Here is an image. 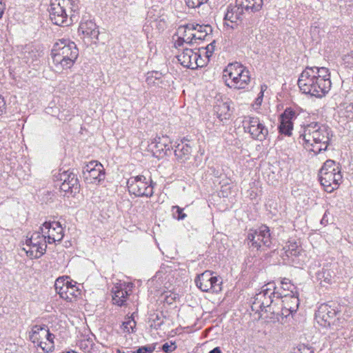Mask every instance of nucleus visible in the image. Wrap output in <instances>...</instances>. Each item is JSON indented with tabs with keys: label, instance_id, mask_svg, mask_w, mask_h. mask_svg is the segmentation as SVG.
<instances>
[{
	"label": "nucleus",
	"instance_id": "24",
	"mask_svg": "<svg viewBox=\"0 0 353 353\" xmlns=\"http://www.w3.org/2000/svg\"><path fill=\"white\" fill-rule=\"evenodd\" d=\"M191 146L188 143L181 141L175 147L174 154L176 159L181 162H185L190 159L191 154Z\"/></svg>",
	"mask_w": 353,
	"mask_h": 353
},
{
	"label": "nucleus",
	"instance_id": "44",
	"mask_svg": "<svg viewBox=\"0 0 353 353\" xmlns=\"http://www.w3.org/2000/svg\"><path fill=\"white\" fill-rule=\"evenodd\" d=\"M4 260V254L3 252L0 251V264L2 265L3 261Z\"/></svg>",
	"mask_w": 353,
	"mask_h": 353
},
{
	"label": "nucleus",
	"instance_id": "42",
	"mask_svg": "<svg viewBox=\"0 0 353 353\" xmlns=\"http://www.w3.org/2000/svg\"><path fill=\"white\" fill-rule=\"evenodd\" d=\"M6 102L4 99L0 96V110L5 108Z\"/></svg>",
	"mask_w": 353,
	"mask_h": 353
},
{
	"label": "nucleus",
	"instance_id": "20",
	"mask_svg": "<svg viewBox=\"0 0 353 353\" xmlns=\"http://www.w3.org/2000/svg\"><path fill=\"white\" fill-rule=\"evenodd\" d=\"M336 311L327 304L321 305L315 314L316 323L322 327H329L334 324Z\"/></svg>",
	"mask_w": 353,
	"mask_h": 353
},
{
	"label": "nucleus",
	"instance_id": "48",
	"mask_svg": "<svg viewBox=\"0 0 353 353\" xmlns=\"http://www.w3.org/2000/svg\"><path fill=\"white\" fill-rule=\"evenodd\" d=\"M223 108L229 109V106L228 105H225V107H224Z\"/></svg>",
	"mask_w": 353,
	"mask_h": 353
},
{
	"label": "nucleus",
	"instance_id": "1",
	"mask_svg": "<svg viewBox=\"0 0 353 353\" xmlns=\"http://www.w3.org/2000/svg\"><path fill=\"white\" fill-rule=\"evenodd\" d=\"M298 85L303 93L321 98L331 88L329 70L325 67H307L301 74Z\"/></svg>",
	"mask_w": 353,
	"mask_h": 353
},
{
	"label": "nucleus",
	"instance_id": "34",
	"mask_svg": "<svg viewBox=\"0 0 353 353\" xmlns=\"http://www.w3.org/2000/svg\"><path fill=\"white\" fill-rule=\"evenodd\" d=\"M176 348V346L173 343H171L170 344L165 343L162 346V350L165 353H170L175 350Z\"/></svg>",
	"mask_w": 353,
	"mask_h": 353
},
{
	"label": "nucleus",
	"instance_id": "45",
	"mask_svg": "<svg viewBox=\"0 0 353 353\" xmlns=\"http://www.w3.org/2000/svg\"><path fill=\"white\" fill-rule=\"evenodd\" d=\"M281 284L283 285V288L285 290V285H288V283L283 281H282Z\"/></svg>",
	"mask_w": 353,
	"mask_h": 353
},
{
	"label": "nucleus",
	"instance_id": "12",
	"mask_svg": "<svg viewBox=\"0 0 353 353\" xmlns=\"http://www.w3.org/2000/svg\"><path fill=\"white\" fill-rule=\"evenodd\" d=\"M54 288L60 297L68 302L75 301L81 294L76 282L69 280L68 277L58 278L55 281Z\"/></svg>",
	"mask_w": 353,
	"mask_h": 353
},
{
	"label": "nucleus",
	"instance_id": "7",
	"mask_svg": "<svg viewBox=\"0 0 353 353\" xmlns=\"http://www.w3.org/2000/svg\"><path fill=\"white\" fill-rule=\"evenodd\" d=\"M69 9H72V0H52L48 10L50 19L57 26H68Z\"/></svg>",
	"mask_w": 353,
	"mask_h": 353
},
{
	"label": "nucleus",
	"instance_id": "11",
	"mask_svg": "<svg viewBox=\"0 0 353 353\" xmlns=\"http://www.w3.org/2000/svg\"><path fill=\"white\" fill-rule=\"evenodd\" d=\"M30 339L42 350L48 352L54 348V335L50 333L48 328L34 325L30 333Z\"/></svg>",
	"mask_w": 353,
	"mask_h": 353
},
{
	"label": "nucleus",
	"instance_id": "49",
	"mask_svg": "<svg viewBox=\"0 0 353 353\" xmlns=\"http://www.w3.org/2000/svg\"><path fill=\"white\" fill-rule=\"evenodd\" d=\"M1 267H2V265L0 264V269L1 268Z\"/></svg>",
	"mask_w": 353,
	"mask_h": 353
},
{
	"label": "nucleus",
	"instance_id": "32",
	"mask_svg": "<svg viewBox=\"0 0 353 353\" xmlns=\"http://www.w3.org/2000/svg\"><path fill=\"white\" fill-rule=\"evenodd\" d=\"M215 49L214 42H212L208 44L203 52L205 54V58L203 59L206 60V63L208 62L209 58L212 55Z\"/></svg>",
	"mask_w": 353,
	"mask_h": 353
},
{
	"label": "nucleus",
	"instance_id": "21",
	"mask_svg": "<svg viewBox=\"0 0 353 353\" xmlns=\"http://www.w3.org/2000/svg\"><path fill=\"white\" fill-rule=\"evenodd\" d=\"M78 32L79 34H82L83 38L88 39L89 41L96 43L97 41H98L99 35V28L92 20L81 21L78 29Z\"/></svg>",
	"mask_w": 353,
	"mask_h": 353
},
{
	"label": "nucleus",
	"instance_id": "25",
	"mask_svg": "<svg viewBox=\"0 0 353 353\" xmlns=\"http://www.w3.org/2000/svg\"><path fill=\"white\" fill-rule=\"evenodd\" d=\"M236 1L243 10L251 12L259 11L263 6V0H236Z\"/></svg>",
	"mask_w": 353,
	"mask_h": 353
},
{
	"label": "nucleus",
	"instance_id": "4",
	"mask_svg": "<svg viewBox=\"0 0 353 353\" xmlns=\"http://www.w3.org/2000/svg\"><path fill=\"white\" fill-rule=\"evenodd\" d=\"M226 85L234 89H244L250 82L249 70L238 62L230 63L223 70Z\"/></svg>",
	"mask_w": 353,
	"mask_h": 353
},
{
	"label": "nucleus",
	"instance_id": "30",
	"mask_svg": "<svg viewBox=\"0 0 353 353\" xmlns=\"http://www.w3.org/2000/svg\"><path fill=\"white\" fill-rule=\"evenodd\" d=\"M161 73L157 71L149 72L147 74L146 82L150 85L159 84L161 82Z\"/></svg>",
	"mask_w": 353,
	"mask_h": 353
},
{
	"label": "nucleus",
	"instance_id": "36",
	"mask_svg": "<svg viewBox=\"0 0 353 353\" xmlns=\"http://www.w3.org/2000/svg\"><path fill=\"white\" fill-rule=\"evenodd\" d=\"M172 209L176 210V212L178 214V216H177L178 220H183L187 216V215L183 212V209L181 208L180 207L175 205V206L172 207Z\"/></svg>",
	"mask_w": 353,
	"mask_h": 353
},
{
	"label": "nucleus",
	"instance_id": "46",
	"mask_svg": "<svg viewBox=\"0 0 353 353\" xmlns=\"http://www.w3.org/2000/svg\"><path fill=\"white\" fill-rule=\"evenodd\" d=\"M201 161H200L199 162H196L195 166L199 167V165H201Z\"/></svg>",
	"mask_w": 353,
	"mask_h": 353
},
{
	"label": "nucleus",
	"instance_id": "33",
	"mask_svg": "<svg viewBox=\"0 0 353 353\" xmlns=\"http://www.w3.org/2000/svg\"><path fill=\"white\" fill-rule=\"evenodd\" d=\"M208 1V0H185V2L189 8H195L205 3H207Z\"/></svg>",
	"mask_w": 353,
	"mask_h": 353
},
{
	"label": "nucleus",
	"instance_id": "35",
	"mask_svg": "<svg viewBox=\"0 0 353 353\" xmlns=\"http://www.w3.org/2000/svg\"><path fill=\"white\" fill-rule=\"evenodd\" d=\"M214 113L221 121L228 120L230 117V112H221V113L219 112H214Z\"/></svg>",
	"mask_w": 353,
	"mask_h": 353
},
{
	"label": "nucleus",
	"instance_id": "31",
	"mask_svg": "<svg viewBox=\"0 0 353 353\" xmlns=\"http://www.w3.org/2000/svg\"><path fill=\"white\" fill-rule=\"evenodd\" d=\"M136 326V322L132 317H128L123 322L121 329L124 332L130 333L134 332Z\"/></svg>",
	"mask_w": 353,
	"mask_h": 353
},
{
	"label": "nucleus",
	"instance_id": "38",
	"mask_svg": "<svg viewBox=\"0 0 353 353\" xmlns=\"http://www.w3.org/2000/svg\"><path fill=\"white\" fill-rule=\"evenodd\" d=\"M75 185H70L68 183H61L60 185V189L61 191L67 192L72 190V188H74Z\"/></svg>",
	"mask_w": 353,
	"mask_h": 353
},
{
	"label": "nucleus",
	"instance_id": "43",
	"mask_svg": "<svg viewBox=\"0 0 353 353\" xmlns=\"http://www.w3.org/2000/svg\"><path fill=\"white\" fill-rule=\"evenodd\" d=\"M209 353H221V350L220 347H216L214 348L213 350H212Z\"/></svg>",
	"mask_w": 353,
	"mask_h": 353
},
{
	"label": "nucleus",
	"instance_id": "22",
	"mask_svg": "<svg viewBox=\"0 0 353 353\" xmlns=\"http://www.w3.org/2000/svg\"><path fill=\"white\" fill-rule=\"evenodd\" d=\"M83 174L87 180L94 179L101 181L104 177L103 165L94 161L89 162L83 167Z\"/></svg>",
	"mask_w": 353,
	"mask_h": 353
},
{
	"label": "nucleus",
	"instance_id": "40",
	"mask_svg": "<svg viewBox=\"0 0 353 353\" xmlns=\"http://www.w3.org/2000/svg\"><path fill=\"white\" fill-rule=\"evenodd\" d=\"M155 146L159 150L163 151L164 150H166L167 145L165 143H161V141H159L156 143Z\"/></svg>",
	"mask_w": 353,
	"mask_h": 353
},
{
	"label": "nucleus",
	"instance_id": "47",
	"mask_svg": "<svg viewBox=\"0 0 353 353\" xmlns=\"http://www.w3.org/2000/svg\"><path fill=\"white\" fill-rule=\"evenodd\" d=\"M285 111H287V110H290V108L289 107H286L285 109H284Z\"/></svg>",
	"mask_w": 353,
	"mask_h": 353
},
{
	"label": "nucleus",
	"instance_id": "15",
	"mask_svg": "<svg viewBox=\"0 0 353 353\" xmlns=\"http://www.w3.org/2000/svg\"><path fill=\"white\" fill-rule=\"evenodd\" d=\"M248 244L250 248L259 250L262 245L270 247L271 238L269 228L261 225L257 230H250L247 236Z\"/></svg>",
	"mask_w": 353,
	"mask_h": 353
},
{
	"label": "nucleus",
	"instance_id": "3",
	"mask_svg": "<svg viewBox=\"0 0 353 353\" xmlns=\"http://www.w3.org/2000/svg\"><path fill=\"white\" fill-rule=\"evenodd\" d=\"M52 68L56 72L61 73L70 68L79 55L76 44L68 39H59L52 49Z\"/></svg>",
	"mask_w": 353,
	"mask_h": 353
},
{
	"label": "nucleus",
	"instance_id": "19",
	"mask_svg": "<svg viewBox=\"0 0 353 353\" xmlns=\"http://www.w3.org/2000/svg\"><path fill=\"white\" fill-rule=\"evenodd\" d=\"M245 128H247L252 137L259 141H263L268 134L267 128L256 117H249L244 121Z\"/></svg>",
	"mask_w": 353,
	"mask_h": 353
},
{
	"label": "nucleus",
	"instance_id": "23",
	"mask_svg": "<svg viewBox=\"0 0 353 353\" xmlns=\"http://www.w3.org/2000/svg\"><path fill=\"white\" fill-rule=\"evenodd\" d=\"M295 115V112H283L281 115V124L279 127V132L288 136L292 134L293 129L292 119Z\"/></svg>",
	"mask_w": 353,
	"mask_h": 353
},
{
	"label": "nucleus",
	"instance_id": "18",
	"mask_svg": "<svg viewBox=\"0 0 353 353\" xmlns=\"http://www.w3.org/2000/svg\"><path fill=\"white\" fill-rule=\"evenodd\" d=\"M244 10L236 1L234 5H230L224 17V27L234 30L243 19Z\"/></svg>",
	"mask_w": 353,
	"mask_h": 353
},
{
	"label": "nucleus",
	"instance_id": "27",
	"mask_svg": "<svg viewBox=\"0 0 353 353\" xmlns=\"http://www.w3.org/2000/svg\"><path fill=\"white\" fill-rule=\"evenodd\" d=\"M113 303L121 306L126 301L128 292L121 285H114L112 290Z\"/></svg>",
	"mask_w": 353,
	"mask_h": 353
},
{
	"label": "nucleus",
	"instance_id": "28",
	"mask_svg": "<svg viewBox=\"0 0 353 353\" xmlns=\"http://www.w3.org/2000/svg\"><path fill=\"white\" fill-rule=\"evenodd\" d=\"M56 177L57 180L62 181L61 183H68L70 185H77V178L75 174L68 170L59 172Z\"/></svg>",
	"mask_w": 353,
	"mask_h": 353
},
{
	"label": "nucleus",
	"instance_id": "8",
	"mask_svg": "<svg viewBox=\"0 0 353 353\" xmlns=\"http://www.w3.org/2000/svg\"><path fill=\"white\" fill-rule=\"evenodd\" d=\"M277 294L279 293H275L274 290L268 288L267 285L264 286L263 289L256 294L252 307H259L261 311L265 310L274 314H279L280 307L276 304Z\"/></svg>",
	"mask_w": 353,
	"mask_h": 353
},
{
	"label": "nucleus",
	"instance_id": "5",
	"mask_svg": "<svg viewBox=\"0 0 353 353\" xmlns=\"http://www.w3.org/2000/svg\"><path fill=\"white\" fill-rule=\"evenodd\" d=\"M212 28L208 25L190 23L180 26L177 30L178 40L175 42L176 46L185 43H196L198 41L205 39Z\"/></svg>",
	"mask_w": 353,
	"mask_h": 353
},
{
	"label": "nucleus",
	"instance_id": "29",
	"mask_svg": "<svg viewBox=\"0 0 353 353\" xmlns=\"http://www.w3.org/2000/svg\"><path fill=\"white\" fill-rule=\"evenodd\" d=\"M287 256H297L299 255L301 248L296 242L289 241L283 248Z\"/></svg>",
	"mask_w": 353,
	"mask_h": 353
},
{
	"label": "nucleus",
	"instance_id": "26",
	"mask_svg": "<svg viewBox=\"0 0 353 353\" xmlns=\"http://www.w3.org/2000/svg\"><path fill=\"white\" fill-rule=\"evenodd\" d=\"M268 87L266 85H262L261 86V90L259 93L258 94L257 97L256 98L254 103L252 104V107L254 109H263L265 110H270L272 108L270 105V102H263V98L265 97V92H267Z\"/></svg>",
	"mask_w": 353,
	"mask_h": 353
},
{
	"label": "nucleus",
	"instance_id": "2",
	"mask_svg": "<svg viewBox=\"0 0 353 353\" xmlns=\"http://www.w3.org/2000/svg\"><path fill=\"white\" fill-rule=\"evenodd\" d=\"M303 137L304 147L315 154L325 150L332 137V130L326 125L311 123L304 128Z\"/></svg>",
	"mask_w": 353,
	"mask_h": 353
},
{
	"label": "nucleus",
	"instance_id": "6",
	"mask_svg": "<svg viewBox=\"0 0 353 353\" xmlns=\"http://www.w3.org/2000/svg\"><path fill=\"white\" fill-rule=\"evenodd\" d=\"M319 179L325 191L332 192L337 189L342 181L339 165L333 160H327L319 171Z\"/></svg>",
	"mask_w": 353,
	"mask_h": 353
},
{
	"label": "nucleus",
	"instance_id": "39",
	"mask_svg": "<svg viewBox=\"0 0 353 353\" xmlns=\"http://www.w3.org/2000/svg\"><path fill=\"white\" fill-rule=\"evenodd\" d=\"M339 108H341V109H348V108H351V109H353V105L352 103H341V105L338 107Z\"/></svg>",
	"mask_w": 353,
	"mask_h": 353
},
{
	"label": "nucleus",
	"instance_id": "13",
	"mask_svg": "<svg viewBox=\"0 0 353 353\" xmlns=\"http://www.w3.org/2000/svg\"><path fill=\"white\" fill-rule=\"evenodd\" d=\"M196 286L203 292L218 293L222 290V279L213 276L210 271H205L195 279Z\"/></svg>",
	"mask_w": 353,
	"mask_h": 353
},
{
	"label": "nucleus",
	"instance_id": "9",
	"mask_svg": "<svg viewBox=\"0 0 353 353\" xmlns=\"http://www.w3.org/2000/svg\"><path fill=\"white\" fill-rule=\"evenodd\" d=\"M127 186L129 192L136 196L151 197L154 194L152 180L143 175L131 176L128 179Z\"/></svg>",
	"mask_w": 353,
	"mask_h": 353
},
{
	"label": "nucleus",
	"instance_id": "37",
	"mask_svg": "<svg viewBox=\"0 0 353 353\" xmlns=\"http://www.w3.org/2000/svg\"><path fill=\"white\" fill-rule=\"evenodd\" d=\"M154 348L151 347H141L139 348L136 352H133L132 353H152L153 352Z\"/></svg>",
	"mask_w": 353,
	"mask_h": 353
},
{
	"label": "nucleus",
	"instance_id": "41",
	"mask_svg": "<svg viewBox=\"0 0 353 353\" xmlns=\"http://www.w3.org/2000/svg\"><path fill=\"white\" fill-rule=\"evenodd\" d=\"M4 10H5V3L3 2V0H0V19L2 17Z\"/></svg>",
	"mask_w": 353,
	"mask_h": 353
},
{
	"label": "nucleus",
	"instance_id": "16",
	"mask_svg": "<svg viewBox=\"0 0 353 353\" xmlns=\"http://www.w3.org/2000/svg\"><path fill=\"white\" fill-rule=\"evenodd\" d=\"M177 59L183 66L192 70L206 64V60L201 57L200 50L194 51L189 48H185L179 53Z\"/></svg>",
	"mask_w": 353,
	"mask_h": 353
},
{
	"label": "nucleus",
	"instance_id": "10",
	"mask_svg": "<svg viewBox=\"0 0 353 353\" xmlns=\"http://www.w3.org/2000/svg\"><path fill=\"white\" fill-rule=\"evenodd\" d=\"M286 294L279 293L276 295V304L279 309V314L282 319L287 318L290 314L296 312L299 308V299L296 294L292 290Z\"/></svg>",
	"mask_w": 353,
	"mask_h": 353
},
{
	"label": "nucleus",
	"instance_id": "14",
	"mask_svg": "<svg viewBox=\"0 0 353 353\" xmlns=\"http://www.w3.org/2000/svg\"><path fill=\"white\" fill-rule=\"evenodd\" d=\"M47 241L39 232L33 233L30 238L26 241L23 250L30 258L38 259L46 252Z\"/></svg>",
	"mask_w": 353,
	"mask_h": 353
},
{
	"label": "nucleus",
	"instance_id": "17",
	"mask_svg": "<svg viewBox=\"0 0 353 353\" xmlns=\"http://www.w3.org/2000/svg\"><path fill=\"white\" fill-rule=\"evenodd\" d=\"M40 230L48 243L61 241L63 237V229L57 221L45 222Z\"/></svg>",
	"mask_w": 353,
	"mask_h": 353
}]
</instances>
